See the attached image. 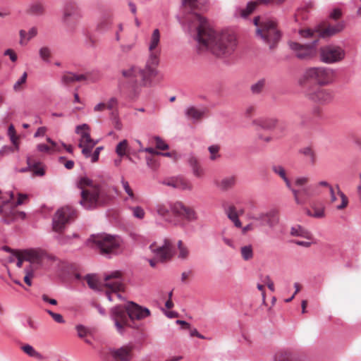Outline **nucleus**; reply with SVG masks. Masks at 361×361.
Segmentation results:
<instances>
[{
    "mask_svg": "<svg viewBox=\"0 0 361 361\" xmlns=\"http://www.w3.org/2000/svg\"><path fill=\"white\" fill-rule=\"evenodd\" d=\"M272 171L279 176L285 183L293 195L294 200L298 204H304L312 195L310 188L307 186L310 182V178L307 176H298L294 180L293 184L287 176V171L283 166L279 164L273 165Z\"/></svg>",
    "mask_w": 361,
    "mask_h": 361,
    "instance_id": "4",
    "label": "nucleus"
},
{
    "mask_svg": "<svg viewBox=\"0 0 361 361\" xmlns=\"http://www.w3.org/2000/svg\"><path fill=\"white\" fill-rule=\"evenodd\" d=\"M102 149V147H98L95 149L92 154H90V157H91L92 162L94 163L98 161L99 156Z\"/></svg>",
    "mask_w": 361,
    "mask_h": 361,
    "instance_id": "60",
    "label": "nucleus"
},
{
    "mask_svg": "<svg viewBox=\"0 0 361 361\" xmlns=\"http://www.w3.org/2000/svg\"><path fill=\"white\" fill-rule=\"evenodd\" d=\"M130 209L133 212V215L134 217L139 219H144V217L145 216V212L141 207H139V206L133 207L130 208Z\"/></svg>",
    "mask_w": 361,
    "mask_h": 361,
    "instance_id": "48",
    "label": "nucleus"
},
{
    "mask_svg": "<svg viewBox=\"0 0 361 361\" xmlns=\"http://www.w3.org/2000/svg\"><path fill=\"white\" fill-rule=\"evenodd\" d=\"M27 12L32 15L41 16L44 13V7L41 3L36 2L30 6Z\"/></svg>",
    "mask_w": 361,
    "mask_h": 361,
    "instance_id": "41",
    "label": "nucleus"
},
{
    "mask_svg": "<svg viewBox=\"0 0 361 361\" xmlns=\"http://www.w3.org/2000/svg\"><path fill=\"white\" fill-rule=\"evenodd\" d=\"M349 203L348 197L341 191L338 185L330 188L329 204L337 210L345 209Z\"/></svg>",
    "mask_w": 361,
    "mask_h": 361,
    "instance_id": "18",
    "label": "nucleus"
},
{
    "mask_svg": "<svg viewBox=\"0 0 361 361\" xmlns=\"http://www.w3.org/2000/svg\"><path fill=\"white\" fill-rule=\"evenodd\" d=\"M8 135L10 137L13 146L5 147L0 153L8 154L18 151L19 149V136L16 135L15 128L13 125H10L8 129Z\"/></svg>",
    "mask_w": 361,
    "mask_h": 361,
    "instance_id": "27",
    "label": "nucleus"
},
{
    "mask_svg": "<svg viewBox=\"0 0 361 361\" xmlns=\"http://www.w3.org/2000/svg\"><path fill=\"white\" fill-rule=\"evenodd\" d=\"M23 253V258L25 259V261L31 264L29 269H33V267L39 265L41 263L42 254L40 252L31 250L24 251Z\"/></svg>",
    "mask_w": 361,
    "mask_h": 361,
    "instance_id": "30",
    "label": "nucleus"
},
{
    "mask_svg": "<svg viewBox=\"0 0 361 361\" xmlns=\"http://www.w3.org/2000/svg\"><path fill=\"white\" fill-rule=\"evenodd\" d=\"M336 72L331 68L319 66L307 68L298 80L301 86L314 82L319 86H327L334 82Z\"/></svg>",
    "mask_w": 361,
    "mask_h": 361,
    "instance_id": "7",
    "label": "nucleus"
},
{
    "mask_svg": "<svg viewBox=\"0 0 361 361\" xmlns=\"http://www.w3.org/2000/svg\"><path fill=\"white\" fill-rule=\"evenodd\" d=\"M132 350L133 348L130 346H123L111 350L110 353L116 361H130L132 358Z\"/></svg>",
    "mask_w": 361,
    "mask_h": 361,
    "instance_id": "29",
    "label": "nucleus"
},
{
    "mask_svg": "<svg viewBox=\"0 0 361 361\" xmlns=\"http://www.w3.org/2000/svg\"><path fill=\"white\" fill-rule=\"evenodd\" d=\"M33 272H34V269H32V268L25 269V275L24 276L23 280H24V282L29 286H32V279L34 276Z\"/></svg>",
    "mask_w": 361,
    "mask_h": 361,
    "instance_id": "50",
    "label": "nucleus"
},
{
    "mask_svg": "<svg viewBox=\"0 0 361 361\" xmlns=\"http://www.w3.org/2000/svg\"><path fill=\"white\" fill-rule=\"evenodd\" d=\"M149 248L154 254V258L149 261L152 267H155L157 262H165L171 260L173 255V245L169 239H165L161 245L152 244Z\"/></svg>",
    "mask_w": 361,
    "mask_h": 361,
    "instance_id": "12",
    "label": "nucleus"
},
{
    "mask_svg": "<svg viewBox=\"0 0 361 361\" xmlns=\"http://www.w3.org/2000/svg\"><path fill=\"white\" fill-rule=\"evenodd\" d=\"M10 200L4 202L3 205L0 206V214L2 216L4 221L6 224L18 219H23L25 217V213L19 212L16 209V205H20L24 203L25 200L27 199V195L18 194V198L16 204L11 202L13 199V193L10 192Z\"/></svg>",
    "mask_w": 361,
    "mask_h": 361,
    "instance_id": "10",
    "label": "nucleus"
},
{
    "mask_svg": "<svg viewBox=\"0 0 361 361\" xmlns=\"http://www.w3.org/2000/svg\"><path fill=\"white\" fill-rule=\"evenodd\" d=\"M99 75L92 76L91 74H74L73 73H66L62 76V82L65 85H70L77 81L89 80L95 82L99 80Z\"/></svg>",
    "mask_w": 361,
    "mask_h": 361,
    "instance_id": "22",
    "label": "nucleus"
},
{
    "mask_svg": "<svg viewBox=\"0 0 361 361\" xmlns=\"http://www.w3.org/2000/svg\"><path fill=\"white\" fill-rule=\"evenodd\" d=\"M255 220L261 221L262 224L269 228H273L279 222V214L278 210L271 209L267 212L261 213L257 217L252 218Z\"/></svg>",
    "mask_w": 361,
    "mask_h": 361,
    "instance_id": "20",
    "label": "nucleus"
},
{
    "mask_svg": "<svg viewBox=\"0 0 361 361\" xmlns=\"http://www.w3.org/2000/svg\"><path fill=\"white\" fill-rule=\"evenodd\" d=\"M92 241L102 254H116L121 247L122 240L118 236L106 233L93 235Z\"/></svg>",
    "mask_w": 361,
    "mask_h": 361,
    "instance_id": "11",
    "label": "nucleus"
},
{
    "mask_svg": "<svg viewBox=\"0 0 361 361\" xmlns=\"http://www.w3.org/2000/svg\"><path fill=\"white\" fill-rule=\"evenodd\" d=\"M76 217L75 211L71 207H64L57 210L53 217V231L61 233L66 225Z\"/></svg>",
    "mask_w": 361,
    "mask_h": 361,
    "instance_id": "14",
    "label": "nucleus"
},
{
    "mask_svg": "<svg viewBox=\"0 0 361 361\" xmlns=\"http://www.w3.org/2000/svg\"><path fill=\"white\" fill-rule=\"evenodd\" d=\"M236 183V177L231 176L223 178L219 183V187L223 190L232 188Z\"/></svg>",
    "mask_w": 361,
    "mask_h": 361,
    "instance_id": "38",
    "label": "nucleus"
},
{
    "mask_svg": "<svg viewBox=\"0 0 361 361\" xmlns=\"http://www.w3.org/2000/svg\"><path fill=\"white\" fill-rule=\"evenodd\" d=\"M112 20L109 18H102L97 24V29L99 32H106L111 27Z\"/></svg>",
    "mask_w": 361,
    "mask_h": 361,
    "instance_id": "42",
    "label": "nucleus"
},
{
    "mask_svg": "<svg viewBox=\"0 0 361 361\" xmlns=\"http://www.w3.org/2000/svg\"><path fill=\"white\" fill-rule=\"evenodd\" d=\"M121 184H122L123 190H125V192H126V194L128 196L126 200H128L129 199V200H131L133 201H136L137 200V197L135 195L133 189L130 186L129 183L123 178L121 179Z\"/></svg>",
    "mask_w": 361,
    "mask_h": 361,
    "instance_id": "43",
    "label": "nucleus"
},
{
    "mask_svg": "<svg viewBox=\"0 0 361 361\" xmlns=\"http://www.w3.org/2000/svg\"><path fill=\"white\" fill-rule=\"evenodd\" d=\"M286 0H257V1H250L247 4L245 8L240 10V15L243 18H246L250 15L256 8L258 4H276L280 5L283 4Z\"/></svg>",
    "mask_w": 361,
    "mask_h": 361,
    "instance_id": "23",
    "label": "nucleus"
},
{
    "mask_svg": "<svg viewBox=\"0 0 361 361\" xmlns=\"http://www.w3.org/2000/svg\"><path fill=\"white\" fill-rule=\"evenodd\" d=\"M123 31V25L119 23L117 25V28L115 32V40L118 42L121 40V33Z\"/></svg>",
    "mask_w": 361,
    "mask_h": 361,
    "instance_id": "59",
    "label": "nucleus"
},
{
    "mask_svg": "<svg viewBox=\"0 0 361 361\" xmlns=\"http://www.w3.org/2000/svg\"><path fill=\"white\" fill-rule=\"evenodd\" d=\"M207 4V0H183V4L185 8L191 10L193 11L192 13H190L187 17L185 18V22L188 25V28L190 29V25L191 24V16L193 14H197L195 11H201L203 9V8L206 6ZM200 16V14H199ZM200 16H202L200 15Z\"/></svg>",
    "mask_w": 361,
    "mask_h": 361,
    "instance_id": "21",
    "label": "nucleus"
},
{
    "mask_svg": "<svg viewBox=\"0 0 361 361\" xmlns=\"http://www.w3.org/2000/svg\"><path fill=\"white\" fill-rule=\"evenodd\" d=\"M117 104L118 101L116 98H111L107 102L105 103L106 109H113L117 106Z\"/></svg>",
    "mask_w": 361,
    "mask_h": 361,
    "instance_id": "57",
    "label": "nucleus"
},
{
    "mask_svg": "<svg viewBox=\"0 0 361 361\" xmlns=\"http://www.w3.org/2000/svg\"><path fill=\"white\" fill-rule=\"evenodd\" d=\"M240 254L244 260H250L253 257V250L251 245H245L240 248Z\"/></svg>",
    "mask_w": 361,
    "mask_h": 361,
    "instance_id": "45",
    "label": "nucleus"
},
{
    "mask_svg": "<svg viewBox=\"0 0 361 361\" xmlns=\"http://www.w3.org/2000/svg\"><path fill=\"white\" fill-rule=\"evenodd\" d=\"M78 187L82 190L80 204L85 209H92L100 204V190L90 179L81 177Z\"/></svg>",
    "mask_w": 361,
    "mask_h": 361,
    "instance_id": "9",
    "label": "nucleus"
},
{
    "mask_svg": "<svg viewBox=\"0 0 361 361\" xmlns=\"http://www.w3.org/2000/svg\"><path fill=\"white\" fill-rule=\"evenodd\" d=\"M190 255L189 247L182 241L178 240L177 243V257L180 260H188Z\"/></svg>",
    "mask_w": 361,
    "mask_h": 361,
    "instance_id": "34",
    "label": "nucleus"
},
{
    "mask_svg": "<svg viewBox=\"0 0 361 361\" xmlns=\"http://www.w3.org/2000/svg\"><path fill=\"white\" fill-rule=\"evenodd\" d=\"M47 312L53 318V319L59 324H63L65 322L63 316L58 313H54L51 310H47Z\"/></svg>",
    "mask_w": 361,
    "mask_h": 361,
    "instance_id": "54",
    "label": "nucleus"
},
{
    "mask_svg": "<svg viewBox=\"0 0 361 361\" xmlns=\"http://www.w3.org/2000/svg\"><path fill=\"white\" fill-rule=\"evenodd\" d=\"M147 59L143 67L131 66L121 71L122 77L129 85L128 97L132 100L138 99L142 94L144 87H150L152 80L159 73L158 66L161 55V33L154 29L148 38Z\"/></svg>",
    "mask_w": 361,
    "mask_h": 361,
    "instance_id": "1",
    "label": "nucleus"
},
{
    "mask_svg": "<svg viewBox=\"0 0 361 361\" xmlns=\"http://www.w3.org/2000/svg\"><path fill=\"white\" fill-rule=\"evenodd\" d=\"M221 235H222V240L224 242V243L226 244L229 247H233V240L231 238L227 237V234H226V230H224L222 231V234Z\"/></svg>",
    "mask_w": 361,
    "mask_h": 361,
    "instance_id": "61",
    "label": "nucleus"
},
{
    "mask_svg": "<svg viewBox=\"0 0 361 361\" xmlns=\"http://www.w3.org/2000/svg\"><path fill=\"white\" fill-rule=\"evenodd\" d=\"M76 329L78 331V334L80 338H83L87 335V330L85 326L82 325H78L77 326Z\"/></svg>",
    "mask_w": 361,
    "mask_h": 361,
    "instance_id": "63",
    "label": "nucleus"
},
{
    "mask_svg": "<svg viewBox=\"0 0 361 361\" xmlns=\"http://www.w3.org/2000/svg\"><path fill=\"white\" fill-rule=\"evenodd\" d=\"M228 218L234 224L237 228L242 227V223L239 219V212L234 205H230L226 210Z\"/></svg>",
    "mask_w": 361,
    "mask_h": 361,
    "instance_id": "32",
    "label": "nucleus"
},
{
    "mask_svg": "<svg viewBox=\"0 0 361 361\" xmlns=\"http://www.w3.org/2000/svg\"><path fill=\"white\" fill-rule=\"evenodd\" d=\"M319 54L321 61L329 64L341 61L345 56V50L342 47L334 44L322 47Z\"/></svg>",
    "mask_w": 361,
    "mask_h": 361,
    "instance_id": "16",
    "label": "nucleus"
},
{
    "mask_svg": "<svg viewBox=\"0 0 361 361\" xmlns=\"http://www.w3.org/2000/svg\"><path fill=\"white\" fill-rule=\"evenodd\" d=\"M27 32V41H29L31 39H32L33 37H35V36H37L38 30L36 27H32Z\"/></svg>",
    "mask_w": 361,
    "mask_h": 361,
    "instance_id": "62",
    "label": "nucleus"
},
{
    "mask_svg": "<svg viewBox=\"0 0 361 361\" xmlns=\"http://www.w3.org/2000/svg\"><path fill=\"white\" fill-rule=\"evenodd\" d=\"M20 348L25 354L30 357H35L39 360H42L44 359L43 355L29 344L23 345Z\"/></svg>",
    "mask_w": 361,
    "mask_h": 361,
    "instance_id": "39",
    "label": "nucleus"
},
{
    "mask_svg": "<svg viewBox=\"0 0 361 361\" xmlns=\"http://www.w3.org/2000/svg\"><path fill=\"white\" fill-rule=\"evenodd\" d=\"M4 55L5 56H8L10 59L13 61V62H16L17 61V55L16 54V52L11 49H6L5 51H4Z\"/></svg>",
    "mask_w": 361,
    "mask_h": 361,
    "instance_id": "56",
    "label": "nucleus"
},
{
    "mask_svg": "<svg viewBox=\"0 0 361 361\" xmlns=\"http://www.w3.org/2000/svg\"><path fill=\"white\" fill-rule=\"evenodd\" d=\"M290 235L293 236L302 237L307 240H311L312 238L311 233L299 225L291 228Z\"/></svg>",
    "mask_w": 361,
    "mask_h": 361,
    "instance_id": "35",
    "label": "nucleus"
},
{
    "mask_svg": "<svg viewBox=\"0 0 361 361\" xmlns=\"http://www.w3.org/2000/svg\"><path fill=\"white\" fill-rule=\"evenodd\" d=\"M154 140L155 142L156 147L157 149H161V150H165L169 148L168 145L166 144L164 140H162L160 137H154Z\"/></svg>",
    "mask_w": 361,
    "mask_h": 361,
    "instance_id": "52",
    "label": "nucleus"
},
{
    "mask_svg": "<svg viewBox=\"0 0 361 361\" xmlns=\"http://www.w3.org/2000/svg\"><path fill=\"white\" fill-rule=\"evenodd\" d=\"M319 86L306 94L308 99L319 105H327L331 103L335 97L334 91L330 88Z\"/></svg>",
    "mask_w": 361,
    "mask_h": 361,
    "instance_id": "17",
    "label": "nucleus"
},
{
    "mask_svg": "<svg viewBox=\"0 0 361 361\" xmlns=\"http://www.w3.org/2000/svg\"><path fill=\"white\" fill-rule=\"evenodd\" d=\"M256 111V107L254 105H249L245 108L244 115L246 118L252 117Z\"/></svg>",
    "mask_w": 361,
    "mask_h": 361,
    "instance_id": "53",
    "label": "nucleus"
},
{
    "mask_svg": "<svg viewBox=\"0 0 361 361\" xmlns=\"http://www.w3.org/2000/svg\"><path fill=\"white\" fill-rule=\"evenodd\" d=\"M155 211L158 215L169 220L170 213L173 216L187 220L188 221H194L197 219V214L195 210L188 206H186L180 201L171 202L169 205L165 204H157Z\"/></svg>",
    "mask_w": 361,
    "mask_h": 361,
    "instance_id": "8",
    "label": "nucleus"
},
{
    "mask_svg": "<svg viewBox=\"0 0 361 361\" xmlns=\"http://www.w3.org/2000/svg\"><path fill=\"white\" fill-rule=\"evenodd\" d=\"M209 152L210 153V159L214 161L217 159L219 157V149L220 147L219 145H212L209 147Z\"/></svg>",
    "mask_w": 361,
    "mask_h": 361,
    "instance_id": "49",
    "label": "nucleus"
},
{
    "mask_svg": "<svg viewBox=\"0 0 361 361\" xmlns=\"http://www.w3.org/2000/svg\"><path fill=\"white\" fill-rule=\"evenodd\" d=\"M128 149V141L126 140H123L117 145L116 147V152L120 157H122L126 154Z\"/></svg>",
    "mask_w": 361,
    "mask_h": 361,
    "instance_id": "44",
    "label": "nucleus"
},
{
    "mask_svg": "<svg viewBox=\"0 0 361 361\" xmlns=\"http://www.w3.org/2000/svg\"><path fill=\"white\" fill-rule=\"evenodd\" d=\"M134 47H135V43L125 44H121L120 46V49L123 53L127 54V53H129L130 51H131V50L134 48Z\"/></svg>",
    "mask_w": 361,
    "mask_h": 361,
    "instance_id": "55",
    "label": "nucleus"
},
{
    "mask_svg": "<svg viewBox=\"0 0 361 361\" xmlns=\"http://www.w3.org/2000/svg\"><path fill=\"white\" fill-rule=\"evenodd\" d=\"M256 34L270 49H274L281 39L276 22L270 18L257 16L254 18Z\"/></svg>",
    "mask_w": 361,
    "mask_h": 361,
    "instance_id": "6",
    "label": "nucleus"
},
{
    "mask_svg": "<svg viewBox=\"0 0 361 361\" xmlns=\"http://www.w3.org/2000/svg\"><path fill=\"white\" fill-rule=\"evenodd\" d=\"M300 153L306 157L307 161L314 165L317 161V155L311 147H305L300 150Z\"/></svg>",
    "mask_w": 361,
    "mask_h": 361,
    "instance_id": "37",
    "label": "nucleus"
},
{
    "mask_svg": "<svg viewBox=\"0 0 361 361\" xmlns=\"http://www.w3.org/2000/svg\"><path fill=\"white\" fill-rule=\"evenodd\" d=\"M121 273L116 271L105 276V283L104 284L98 281L95 275H87L85 280L91 289L104 291L108 299L112 301L114 296L120 298V292L124 290V285L121 281Z\"/></svg>",
    "mask_w": 361,
    "mask_h": 361,
    "instance_id": "5",
    "label": "nucleus"
},
{
    "mask_svg": "<svg viewBox=\"0 0 361 361\" xmlns=\"http://www.w3.org/2000/svg\"><path fill=\"white\" fill-rule=\"evenodd\" d=\"M204 114V111L203 110L199 109L195 106H190L185 110V116L188 119L193 121V122L200 121Z\"/></svg>",
    "mask_w": 361,
    "mask_h": 361,
    "instance_id": "33",
    "label": "nucleus"
},
{
    "mask_svg": "<svg viewBox=\"0 0 361 361\" xmlns=\"http://www.w3.org/2000/svg\"><path fill=\"white\" fill-rule=\"evenodd\" d=\"M190 165L192 168L193 174L197 178H202L204 176V170L199 164L197 159L195 157H191L189 159Z\"/></svg>",
    "mask_w": 361,
    "mask_h": 361,
    "instance_id": "40",
    "label": "nucleus"
},
{
    "mask_svg": "<svg viewBox=\"0 0 361 361\" xmlns=\"http://www.w3.org/2000/svg\"><path fill=\"white\" fill-rule=\"evenodd\" d=\"M266 84L264 79H261L251 86V91L253 94L262 92Z\"/></svg>",
    "mask_w": 361,
    "mask_h": 361,
    "instance_id": "47",
    "label": "nucleus"
},
{
    "mask_svg": "<svg viewBox=\"0 0 361 361\" xmlns=\"http://www.w3.org/2000/svg\"><path fill=\"white\" fill-rule=\"evenodd\" d=\"M252 124L267 130H272L279 126L280 122L275 118H259L252 121Z\"/></svg>",
    "mask_w": 361,
    "mask_h": 361,
    "instance_id": "28",
    "label": "nucleus"
},
{
    "mask_svg": "<svg viewBox=\"0 0 361 361\" xmlns=\"http://www.w3.org/2000/svg\"><path fill=\"white\" fill-rule=\"evenodd\" d=\"M27 73H24L23 75L19 78L13 85V88L16 91H18L21 89V85L25 83L27 79Z\"/></svg>",
    "mask_w": 361,
    "mask_h": 361,
    "instance_id": "51",
    "label": "nucleus"
},
{
    "mask_svg": "<svg viewBox=\"0 0 361 361\" xmlns=\"http://www.w3.org/2000/svg\"><path fill=\"white\" fill-rule=\"evenodd\" d=\"M147 308L142 307L133 302L126 305H119L110 310L111 319L114 321L117 331L123 334L126 327H134L130 322L141 320L149 316Z\"/></svg>",
    "mask_w": 361,
    "mask_h": 361,
    "instance_id": "3",
    "label": "nucleus"
},
{
    "mask_svg": "<svg viewBox=\"0 0 361 361\" xmlns=\"http://www.w3.org/2000/svg\"><path fill=\"white\" fill-rule=\"evenodd\" d=\"M343 24L338 23L335 25H328L321 32H313L311 30H301L300 34L304 38H312L318 35L322 37L331 36L341 32L343 29Z\"/></svg>",
    "mask_w": 361,
    "mask_h": 361,
    "instance_id": "19",
    "label": "nucleus"
},
{
    "mask_svg": "<svg viewBox=\"0 0 361 361\" xmlns=\"http://www.w3.org/2000/svg\"><path fill=\"white\" fill-rule=\"evenodd\" d=\"M75 133L80 136L79 147L82 149V153L85 157H90V152L97 142L90 137V128L87 124H82L76 126Z\"/></svg>",
    "mask_w": 361,
    "mask_h": 361,
    "instance_id": "15",
    "label": "nucleus"
},
{
    "mask_svg": "<svg viewBox=\"0 0 361 361\" xmlns=\"http://www.w3.org/2000/svg\"><path fill=\"white\" fill-rule=\"evenodd\" d=\"M27 164L28 170L31 171L35 176H43L44 175V169L41 162H36L32 157H28Z\"/></svg>",
    "mask_w": 361,
    "mask_h": 361,
    "instance_id": "31",
    "label": "nucleus"
},
{
    "mask_svg": "<svg viewBox=\"0 0 361 361\" xmlns=\"http://www.w3.org/2000/svg\"><path fill=\"white\" fill-rule=\"evenodd\" d=\"M40 58L45 62H49L51 57V51L49 47H42L39 50Z\"/></svg>",
    "mask_w": 361,
    "mask_h": 361,
    "instance_id": "46",
    "label": "nucleus"
},
{
    "mask_svg": "<svg viewBox=\"0 0 361 361\" xmlns=\"http://www.w3.org/2000/svg\"><path fill=\"white\" fill-rule=\"evenodd\" d=\"M316 41L313 43L307 45H302L297 42L290 43V48L296 52V56L300 59H305L310 57L312 54V48L314 46Z\"/></svg>",
    "mask_w": 361,
    "mask_h": 361,
    "instance_id": "26",
    "label": "nucleus"
},
{
    "mask_svg": "<svg viewBox=\"0 0 361 361\" xmlns=\"http://www.w3.org/2000/svg\"><path fill=\"white\" fill-rule=\"evenodd\" d=\"M191 20L190 30L197 32L200 44L213 54L224 58L234 52L237 47V39L233 33L213 30L205 18L197 14L191 16Z\"/></svg>",
    "mask_w": 361,
    "mask_h": 361,
    "instance_id": "2",
    "label": "nucleus"
},
{
    "mask_svg": "<svg viewBox=\"0 0 361 361\" xmlns=\"http://www.w3.org/2000/svg\"><path fill=\"white\" fill-rule=\"evenodd\" d=\"M81 18V11L76 4L70 3L63 7L61 21L70 32L75 29Z\"/></svg>",
    "mask_w": 361,
    "mask_h": 361,
    "instance_id": "13",
    "label": "nucleus"
},
{
    "mask_svg": "<svg viewBox=\"0 0 361 361\" xmlns=\"http://www.w3.org/2000/svg\"><path fill=\"white\" fill-rule=\"evenodd\" d=\"M342 16L341 10L339 8H335L333 10V11L330 14L331 18L334 20H337L340 18Z\"/></svg>",
    "mask_w": 361,
    "mask_h": 361,
    "instance_id": "64",
    "label": "nucleus"
},
{
    "mask_svg": "<svg viewBox=\"0 0 361 361\" xmlns=\"http://www.w3.org/2000/svg\"><path fill=\"white\" fill-rule=\"evenodd\" d=\"M47 141L50 144V145H47L45 144H39L37 146V150L39 152L45 153H52L54 152H56L59 150L57 147V144L51 138H47Z\"/></svg>",
    "mask_w": 361,
    "mask_h": 361,
    "instance_id": "36",
    "label": "nucleus"
},
{
    "mask_svg": "<svg viewBox=\"0 0 361 361\" xmlns=\"http://www.w3.org/2000/svg\"><path fill=\"white\" fill-rule=\"evenodd\" d=\"M163 184L183 190L190 191L193 188L192 183L182 177H173L166 179L163 182Z\"/></svg>",
    "mask_w": 361,
    "mask_h": 361,
    "instance_id": "25",
    "label": "nucleus"
},
{
    "mask_svg": "<svg viewBox=\"0 0 361 361\" xmlns=\"http://www.w3.org/2000/svg\"><path fill=\"white\" fill-rule=\"evenodd\" d=\"M274 361H305V356L297 352L286 350L276 353Z\"/></svg>",
    "mask_w": 361,
    "mask_h": 361,
    "instance_id": "24",
    "label": "nucleus"
},
{
    "mask_svg": "<svg viewBox=\"0 0 361 361\" xmlns=\"http://www.w3.org/2000/svg\"><path fill=\"white\" fill-rule=\"evenodd\" d=\"M19 35L20 37V44L21 45H25L28 42L27 41V32L24 30H21L19 32Z\"/></svg>",
    "mask_w": 361,
    "mask_h": 361,
    "instance_id": "58",
    "label": "nucleus"
}]
</instances>
